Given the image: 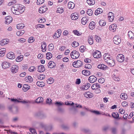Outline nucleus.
<instances>
[{
    "label": "nucleus",
    "mask_w": 134,
    "mask_h": 134,
    "mask_svg": "<svg viewBox=\"0 0 134 134\" xmlns=\"http://www.w3.org/2000/svg\"><path fill=\"white\" fill-rule=\"evenodd\" d=\"M11 9L13 13L17 15L22 13L25 10L24 6L20 4L14 5L12 8Z\"/></svg>",
    "instance_id": "obj_1"
},
{
    "label": "nucleus",
    "mask_w": 134,
    "mask_h": 134,
    "mask_svg": "<svg viewBox=\"0 0 134 134\" xmlns=\"http://www.w3.org/2000/svg\"><path fill=\"white\" fill-rule=\"evenodd\" d=\"M80 54L76 51H73L70 54V56L73 59H75L78 58L79 57Z\"/></svg>",
    "instance_id": "obj_2"
},
{
    "label": "nucleus",
    "mask_w": 134,
    "mask_h": 134,
    "mask_svg": "<svg viewBox=\"0 0 134 134\" xmlns=\"http://www.w3.org/2000/svg\"><path fill=\"white\" fill-rule=\"evenodd\" d=\"M82 63L80 60H77L73 63V66L75 68H79L82 65Z\"/></svg>",
    "instance_id": "obj_3"
},
{
    "label": "nucleus",
    "mask_w": 134,
    "mask_h": 134,
    "mask_svg": "<svg viewBox=\"0 0 134 134\" xmlns=\"http://www.w3.org/2000/svg\"><path fill=\"white\" fill-rule=\"evenodd\" d=\"M113 41L114 43L118 44L121 41L120 37L118 36H115L113 38Z\"/></svg>",
    "instance_id": "obj_4"
},
{
    "label": "nucleus",
    "mask_w": 134,
    "mask_h": 134,
    "mask_svg": "<svg viewBox=\"0 0 134 134\" xmlns=\"http://www.w3.org/2000/svg\"><path fill=\"white\" fill-rule=\"evenodd\" d=\"M116 59L119 62L122 63L124 62L125 58L124 55L122 54H119L117 56Z\"/></svg>",
    "instance_id": "obj_5"
},
{
    "label": "nucleus",
    "mask_w": 134,
    "mask_h": 134,
    "mask_svg": "<svg viewBox=\"0 0 134 134\" xmlns=\"http://www.w3.org/2000/svg\"><path fill=\"white\" fill-rule=\"evenodd\" d=\"M92 55L94 58H99L101 57V53L98 51L94 52L93 53Z\"/></svg>",
    "instance_id": "obj_6"
},
{
    "label": "nucleus",
    "mask_w": 134,
    "mask_h": 134,
    "mask_svg": "<svg viewBox=\"0 0 134 134\" xmlns=\"http://www.w3.org/2000/svg\"><path fill=\"white\" fill-rule=\"evenodd\" d=\"M19 67L17 65H13L11 68V71L13 74L17 72L18 70Z\"/></svg>",
    "instance_id": "obj_7"
},
{
    "label": "nucleus",
    "mask_w": 134,
    "mask_h": 134,
    "mask_svg": "<svg viewBox=\"0 0 134 134\" xmlns=\"http://www.w3.org/2000/svg\"><path fill=\"white\" fill-rule=\"evenodd\" d=\"M61 30L60 29H59L57 30L53 35V38L55 39L59 38L61 35Z\"/></svg>",
    "instance_id": "obj_8"
},
{
    "label": "nucleus",
    "mask_w": 134,
    "mask_h": 134,
    "mask_svg": "<svg viewBox=\"0 0 134 134\" xmlns=\"http://www.w3.org/2000/svg\"><path fill=\"white\" fill-rule=\"evenodd\" d=\"M117 27V25L116 24H113L109 26V29L110 31L114 32L116 30Z\"/></svg>",
    "instance_id": "obj_9"
},
{
    "label": "nucleus",
    "mask_w": 134,
    "mask_h": 134,
    "mask_svg": "<svg viewBox=\"0 0 134 134\" xmlns=\"http://www.w3.org/2000/svg\"><path fill=\"white\" fill-rule=\"evenodd\" d=\"M48 10V8L47 6H43L39 8L38 11L40 13H43L45 12Z\"/></svg>",
    "instance_id": "obj_10"
},
{
    "label": "nucleus",
    "mask_w": 134,
    "mask_h": 134,
    "mask_svg": "<svg viewBox=\"0 0 134 134\" xmlns=\"http://www.w3.org/2000/svg\"><path fill=\"white\" fill-rule=\"evenodd\" d=\"M106 62L110 66H113L115 64L114 60L112 58H111V59L108 60Z\"/></svg>",
    "instance_id": "obj_11"
},
{
    "label": "nucleus",
    "mask_w": 134,
    "mask_h": 134,
    "mask_svg": "<svg viewBox=\"0 0 134 134\" xmlns=\"http://www.w3.org/2000/svg\"><path fill=\"white\" fill-rule=\"evenodd\" d=\"M108 18L109 21L110 22H112L114 18V15L113 13L111 12H109L108 14Z\"/></svg>",
    "instance_id": "obj_12"
},
{
    "label": "nucleus",
    "mask_w": 134,
    "mask_h": 134,
    "mask_svg": "<svg viewBox=\"0 0 134 134\" xmlns=\"http://www.w3.org/2000/svg\"><path fill=\"white\" fill-rule=\"evenodd\" d=\"M88 80L90 83H93L97 81V78L95 76L92 75L89 77Z\"/></svg>",
    "instance_id": "obj_13"
},
{
    "label": "nucleus",
    "mask_w": 134,
    "mask_h": 134,
    "mask_svg": "<svg viewBox=\"0 0 134 134\" xmlns=\"http://www.w3.org/2000/svg\"><path fill=\"white\" fill-rule=\"evenodd\" d=\"M84 96L87 98H91L93 96V94L90 92H87L83 94Z\"/></svg>",
    "instance_id": "obj_14"
},
{
    "label": "nucleus",
    "mask_w": 134,
    "mask_h": 134,
    "mask_svg": "<svg viewBox=\"0 0 134 134\" xmlns=\"http://www.w3.org/2000/svg\"><path fill=\"white\" fill-rule=\"evenodd\" d=\"M112 57L110 55L107 53H105L103 55V58L105 62H107L108 60L111 59Z\"/></svg>",
    "instance_id": "obj_15"
},
{
    "label": "nucleus",
    "mask_w": 134,
    "mask_h": 134,
    "mask_svg": "<svg viewBox=\"0 0 134 134\" xmlns=\"http://www.w3.org/2000/svg\"><path fill=\"white\" fill-rule=\"evenodd\" d=\"M91 88L93 90L98 89L100 88V84L98 83H95L92 85Z\"/></svg>",
    "instance_id": "obj_16"
},
{
    "label": "nucleus",
    "mask_w": 134,
    "mask_h": 134,
    "mask_svg": "<svg viewBox=\"0 0 134 134\" xmlns=\"http://www.w3.org/2000/svg\"><path fill=\"white\" fill-rule=\"evenodd\" d=\"M5 23L6 24H9L12 21V18L10 16H6L5 18Z\"/></svg>",
    "instance_id": "obj_17"
},
{
    "label": "nucleus",
    "mask_w": 134,
    "mask_h": 134,
    "mask_svg": "<svg viewBox=\"0 0 134 134\" xmlns=\"http://www.w3.org/2000/svg\"><path fill=\"white\" fill-rule=\"evenodd\" d=\"M2 65L3 68L6 69L10 67V64L8 62H4L2 63Z\"/></svg>",
    "instance_id": "obj_18"
},
{
    "label": "nucleus",
    "mask_w": 134,
    "mask_h": 134,
    "mask_svg": "<svg viewBox=\"0 0 134 134\" xmlns=\"http://www.w3.org/2000/svg\"><path fill=\"white\" fill-rule=\"evenodd\" d=\"M7 57L10 59H13L15 58L14 54L12 52H10L8 53L7 54Z\"/></svg>",
    "instance_id": "obj_19"
},
{
    "label": "nucleus",
    "mask_w": 134,
    "mask_h": 134,
    "mask_svg": "<svg viewBox=\"0 0 134 134\" xmlns=\"http://www.w3.org/2000/svg\"><path fill=\"white\" fill-rule=\"evenodd\" d=\"M24 80L26 82L30 83L33 81V78L31 76H28L25 77Z\"/></svg>",
    "instance_id": "obj_20"
},
{
    "label": "nucleus",
    "mask_w": 134,
    "mask_h": 134,
    "mask_svg": "<svg viewBox=\"0 0 134 134\" xmlns=\"http://www.w3.org/2000/svg\"><path fill=\"white\" fill-rule=\"evenodd\" d=\"M56 66V64L53 61H50L48 63V66L50 68H54Z\"/></svg>",
    "instance_id": "obj_21"
},
{
    "label": "nucleus",
    "mask_w": 134,
    "mask_h": 134,
    "mask_svg": "<svg viewBox=\"0 0 134 134\" xmlns=\"http://www.w3.org/2000/svg\"><path fill=\"white\" fill-rule=\"evenodd\" d=\"M98 68L103 70H106L107 69V67L103 64H100L98 66Z\"/></svg>",
    "instance_id": "obj_22"
},
{
    "label": "nucleus",
    "mask_w": 134,
    "mask_h": 134,
    "mask_svg": "<svg viewBox=\"0 0 134 134\" xmlns=\"http://www.w3.org/2000/svg\"><path fill=\"white\" fill-rule=\"evenodd\" d=\"M46 45L45 42H43L41 43V48L42 51L43 52H45L46 50Z\"/></svg>",
    "instance_id": "obj_23"
},
{
    "label": "nucleus",
    "mask_w": 134,
    "mask_h": 134,
    "mask_svg": "<svg viewBox=\"0 0 134 134\" xmlns=\"http://www.w3.org/2000/svg\"><path fill=\"white\" fill-rule=\"evenodd\" d=\"M71 17L72 20H75L78 18L79 16L78 14L76 13H74L71 14Z\"/></svg>",
    "instance_id": "obj_24"
},
{
    "label": "nucleus",
    "mask_w": 134,
    "mask_h": 134,
    "mask_svg": "<svg viewBox=\"0 0 134 134\" xmlns=\"http://www.w3.org/2000/svg\"><path fill=\"white\" fill-rule=\"evenodd\" d=\"M88 21V19L86 16H84L81 19V23L83 25H85L86 24Z\"/></svg>",
    "instance_id": "obj_25"
},
{
    "label": "nucleus",
    "mask_w": 134,
    "mask_h": 134,
    "mask_svg": "<svg viewBox=\"0 0 134 134\" xmlns=\"http://www.w3.org/2000/svg\"><path fill=\"white\" fill-rule=\"evenodd\" d=\"M6 49L5 48H2L0 49V57L4 56L5 54Z\"/></svg>",
    "instance_id": "obj_26"
},
{
    "label": "nucleus",
    "mask_w": 134,
    "mask_h": 134,
    "mask_svg": "<svg viewBox=\"0 0 134 134\" xmlns=\"http://www.w3.org/2000/svg\"><path fill=\"white\" fill-rule=\"evenodd\" d=\"M45 70L44 67L43 65H41L38 66L37 70L38 72H43Z\"/></svg>",
    "instance_id": "obj_27"
},
{
    "label": "nucleus",
    "mask_w": 134,
    "mask_h": 134,
    "mask_svg": "<svg viewBox=\"0 0 134 134\" xmlns=\"http://www.w3.org/2000/svg\"><path fill=\"white\" fill-rule=\"evenodd\" d=\"M82 74L86 76H88L90 74V71L86 70H83L82 71Z\"/></svg>",
    "instance_id": "obj_28"
},
{
    "label": "nucleus",
    "mask_w": 134,
    "mask_h": 134,
    "mask_svg": "<svg viewBox=\"0 0 134 134\" xmlns=\"http://www.w3.org/2000/svg\"><path fill=\"white\" fill-rule=\"evenodd\" d=\"M64 11V9L62 7H58L57 8L56 13L60 14H62Z\"/></svg>",
    "instance_id": "obj_29"
},
{
    "label": "nucleus",
    "mask_w": 134,
    "mask_h": 134,
    "mask_svg": "<svg viewBox=\"0 0 134 134\" xmlns=\"http://www.w3.org/2000/svg\"><path fill=\"white\" fill-rule=\"evenodd\" d=\"M30 88V86L27 84L24 85L23 88V91L24 92H25L28 90Z\"/></svg>",
    "instance_id": "obj_30"
},
{
    "label": "nucleus",
    "mask_w": 134,
    "mask_h": 134,
    "mask_svg": "<svg viewBox=\"0 0 134 134\" xmlns=\"http://www.w3.org/2000/svg\"><path fill=\"white\" fill-rule=\"evenodd\" d=\"M120 97L121 99L125 100L127 98L128 96L127 94L125 93H122L120 94Z\"/></svg>",
    "instance_id": "obj_31"
},
{
    "label": "nucleus",
    "mask_w": 134,
    "mask_h": 134,
    "mask_svg": "<svg viewBox=\"0 0 134 134\" xmlns=\"http://www.w3.org/2000/svg\"><path fill=\"white\" fill-rule=\"evenodd\" d=\"M95 23L94 22L92 21L89 24V28L90 29L93 30L95 28Z\"/></svg>",
    "instance_id": "obj_32"
},
{
    "label": "nucleus",
    "mask_w": 134,
    "mask_h": 134,
    "mask_svg": "<svg viewBox=\"0 0 134 134\" xmlns=\"http://www.w3.org/2000/svg\"><path fill=\"white\" fill-rule=\"evenodd\" d=\"M68 6L69 9H72L75 7V4L74 3L70 2L68 3Z\"/></svg>",
    "instance_id": "obj_33"
},
{
    "label": "nucleus",
    "mask_w": 134,
    "mask_h": 134,
    "mask_svg": "<svg viewBox=\"0 0 134 134\" xmlns=\"http://www.w3.org/2000/svg\"><path fill=\"white\" fill-rule=\"evenodd\" d=\"M9 42L8 40L6 39H4L2 40L0 42V44L1 46H4L7 44Z\"/></svg>",
    "instance_id": "obj_34"
},
{
    "label": "nucleus",
    "mask_w": 134,
    "mask_h": 134,
    "mask_svg": "<svg viewBox=\"0 0 134 134\" xmlns=\"http://www.w3.org/2000/svg\"><path fill=\"white\" fill-rule=\"evenodd\" d=\"M88 42L90 45H92L93 43V39L92 37L89 36L88 38Z\"/></svg>",
    "instance_id": "obj_35"
},
{
    "label": "nucleus",
    "mask_w": 134,
    "mask_h": 134,
    "mask_svg": "<svg viewBox=\"0 0 134 134\" xmlns=\"http://www.w3.org/2000/svg\"><path fill=\"white\" fill-rule=\"evenodd\" d=\"M128 35L130 39L131 40L134 39V34L131 31H129L128 32Z\"/></svg>",
    "instance_id": "obj_36"
},
{
    "label": "nucleus",
    "mask_w": 134,
    "mask_h": 134,
    "mask_svg": "<svg viewBox=\"0 0 134 134\" xmlns=\"http://www.w3.org/2000/svg\"><path fill=\"white\" fill-rule=\"evenodd\" d=\"M102 12L103 10L102 9L100 8H99L95 10V14L96 15H98L99 14L102 13Z\"/></svg>",
    "instance_id": "obj_37"
},
{
    "label": "nucleus",
    "mask_w": 134,
    "mask_h": 134,
    "mask_svg": "<svg viewBox=\"0 0 134 134\" xmlns=\"http://www.w3.org/2000/svg\"><path fill=\"white\" fill-rule=\"evenodd\" d=\"M99 24L100 26H103L105 25L106 23L104 20H101L99 21Z\"/></svg>",
    "instance_id": "obj_38"
},
{
    "label": "nucleus",
    "mask_w": 134,
    "mask_h": 134,
    "mask_svg": "<svg viewBox=\"0 0 134 134\" xmlns=\"http://www.w3.org/2000/svg\"><path fill=\"white\" fill-rule=\"evenodd\" d=\"M113 78L116 81H118L120 80V78L118 76L115 75H113Z\"/></svg>",
    "instance_id": "obj_39"
},
{
    "label": "nucleus",
    "mask_w": 134,
    "mask_h": 134,
    "mask_svg": "<svg viewBox=\"0 0 134 134\" xmlns=\"http://www.w3.org/2000/svg\"><path fill=\"white\" fill-rule=\"evenodd\" d=\"M43 100V98L40 97L38 98L35 101V102L37 103H40L42 102Z\"/></svg>",
    "instance_id": "obj_40"
},
{
    "label": "nucleus",
    "mask_w": 134,
    "mask_h": 134,
    "mask_svg": "<svg viewBox=\"0 0 134 134\" xmlns=\"http://www.w3.org/2000/svg\"><path fill=\"white\" fill-rule=\"evenodd\" d=\"M25 32L24 30H21L17 31L16 33V34L18 36H20L22 35Z\"/></svg>",
    "instance_id": "obj_41"
},
{
    "label": "nucleus",
    "mask_w": 134,
    "mask_h": 134,
    "mask_svg": "<svg viewBox=\"0 0 134 134\" xmlns=\"http://www.w3.org/2000/svg\"><path fill=\"white\" fill-rule=\"evenodd\" d=\"M87 2L89 5H93L95 3L94 0H87Z\"/></svg>",
    "instance_id": "obj_42"
},
{
    "label": "nucleus",
    "mask_w": 134,
    "mask_h": 134,
    "mask_svg": "<svg viewBox=\"0 0 134 134\" xmlns=\"http://www.w3.org/2000/svg\"><path fill=\"white\" fill-rule=\"evenodd\" d=\"M46 55V58L48 59H50L52 57V54L50 52H47Z\"/></svg>",
    "instance_id": "obj_43"
},
{
    "label": "nucleus",
    "mask_w": 134,
    "mask_h": 134,
    "mask_svg": "<svg viewBox=\"0 0 134 134\" xmlns=\"http://www.w3.org/2000/svg\"><path fill=\"white\" fill-rule=\"evenodd\" d=\"M24 27V24L22 23L20 24H18L16 26L17 29H23Z\"/></svg>",
    "instance_id": "obj_44"
},
{
    "label": "nucleus",
    "mask_w": 134,
    "mask_h": 134,
    "mask_svg": "<svg viewBox=\"0 0 134 134\" xmlns=\"http://www.w3.org/2000/svg\"><path fill=\"white\" fill-rule=\"evenodd\" d=\"M30 132H28L27 134H37L35 130L34 129H30Z\"/></svg>",
    "instance_id": "obj_45"
},
{
    "label": "nucleus",
    "mask_w": 134,
    "mask_h": 134,
    "mask_svg": "<svg viewBox=\"0 0 134 134\" xmlns=\"http://www.w3.org/2000/svg\"><path fill=\"white\" fill-rule=\"evenodd\" d=\"M37 85L40 87H43L44 86V83L43 82L38 81L36 83Z\"/></svg>",
    "instance_id": "obj_46"
},
{
    "label": "nucleus",
    "mask_w": 134,
    "mask_h": 134,
    "mask_svg": "<svg viewBox=\"0 0 134 134\" xmlns=\"http://www.w3.org/2000/svg\"><path fill=\"white\" fill-rule=\"evenodd\" d=\"M23 59V55H21L18 56L16 59V61L17 62H20Z\"/></svg>",
    "instance_id": "obj_47"
},
{
    "label": "nucleus",
    "mask_w": 134,
    "mask_h": 134,
    "mask_svg": "<svg viewBox=\"0 0 134 134\" xmlns=\"http://www.w3.org/2000/svg\"><path fill=\"white\" fill-rule=\"evenodd\" d=\"M72 32L75 35L79 36H80L81 34L77 30H74Z\"/></svg>",
    "instance_id": "obj_48"
},
{
    "label": "nucleus",
    "mask_w": 134,
    "mask_h": 134,
    "mask_svg": "<svg viewBox=\"0 0 134 134\" xmlns=\"http://www.w3.org/2000/svg\"><path fill=\"white\" fill-rule=\"evenodd\" d=\"M95 38L97 42L99 43L101 42V38L99 36H98L96 35L95 36Z\"/></svg>",
    "instance_id": "obj_49"
},
{
    "label": "nucleus",
    "mask_w": 134,
    "mask_h": 134,
    "mask_svg": "<svg viewBox=\"0 0 134 134\" xmlns=\"http://www.w3.org/2000/svg\"><path fill=\"white\" fill-rule=\"evenodd\" d=\"M90 111L91 113L96 115H99L101 114V113L98 111L92 110H90Z\"/></svg>",
    "instance_id": "obj_50"
},
{
    "label": "nucleus",
    "mask_w": 134,
    "mask_h": 134,
    "mask_svg": "<svg viewBox=\"0 0 134 134\" xmlns=\"http://www.w3.org/2000/svg\"><path fill=\"white\" fill-rule=\"evenodd\" d=\"M54 81V79L53 78H50L47 80V82L48 84H51Z\"/></svg>",
    "instance_id": "obj_51"
},
{
    "label": "nucleus",
    "mask_w": 134,
    "mask_h": 134,
    "mask_svg": "<svg viewBox=\"0 0 134 134\" xmlns=\"http://www.w3.org/2000/svg\"><path fill=\"white\" fill-rule=\"evenodd\" d=\"M44 27V25L43 24H39L36 26L35 28L36 29L40 28H42Z\"/></svg>",
    "instance_id": "obj_52"
},
{
    "label": "nucleus",
    "mask_w": 134,
    "mask_h": 134,
    "mask_svg": "<svg viewBox=\"0 0 134 134\" xmlns=\"http://www.w3.org/2000/svg\"><path fill=\"white\" fill-rule=\"evenodd\" d=\"M79 45V43L76 41H74L72 44V46L74 47H77Z\"/></svg>",
    "instance_id": "obj_53"
},
{
    "label": "nucleus",
    "mask_w": 134,
    "mask_h": 134,
    "mask_svg": "<svg viewBox=\"0 0 134 134\" xmlns=\"http://www.w3.org/2000/svg\"><path fill=\"white\" fill-rule=\"evenodd\" d=\"M36 70V67L34 66L30 67L29 69V70L30 72H33Z\"/></svg>",
    "instance_id": "obj_54"
},
{
    "label": "nucleus",
    "mask_w": 134,
    "mask_h": 134,
    "mask_svg": "<svg viewBox=\"0 0 134 134\" xmlns=\"http://www.w3.org/2000/svg\"><path fill=\"white\" fill-rule=\"evenodd\" d=\"M37 77L38 79L41 80H42L45 78V75L43 74H40Z\"/></svg>",
    "instance_id": "obj_55"
},
{
    "label": "nucleus",
    "mask_w": 134,
    "mask_h": 134,
    "mask_svg": "<svg viewBox=\"0 0 134 134\" xmlns=\"http://www.w3.org/2000/svg\"><path fill=\"white\" fill-rule=\"evenodd\" d=\"M38 22L40 23H44L46 21V19L44 18H41L38 19Z\"/></svg>",
    "instance_id": "obj_56"
},
{
    "label": "nucleus",
    "mask_w": 134,
    "mask_h": 134,
    "mask_svg": "<svg viewBox=\"0 0 134 134\" xmlns=\"http://www.w3.org/2000/svg\"><path fill=\"white\" fill-rule=\"evenodd\" d=\"M86 13L89 16H91L92 15L93 12L91 9H88L87 10Z\"/></svg>",
    "instance_id": "obj_57"
},
{
    "label": "nucleus",
    "mask_w": 134,
    "mask_h": 134,
    "mask_svg": "<svg viewBox=\"0 0 134 134\" xmlns=\"http://www.w3.org/2000/svg\"><path fill=\"white\" fill-rule=\"evenodd\" d=\"M111 115L113 117H119V114L117 113L113 112Z\"/></svg>",
    "instance_id": "obj_58"
},
{
    "label": "nucleus",
    "mask_w": 134,
    "mask_h": 134,
    "mask_svg": "<svg viewBox=\"0 0 134 134\" xmlns=\"http://www.w3.org/2000/svg\"><path fill=\"white\" fill-rule=\"evenodd\" d=\"M48 49L49 51L52 50L54 48V46L53 44L51 43L49 44Z\"/></svg>",
    "instance_id": "obj_59"
},
{
    "label": "nucleus",
    "mask_w": 134,
    "mask_h": 134,
    "mask_svg": "<svg viewBox=\"0 0 134 134\" xmlns=\"http://www.w3.org/2000/svg\"><path fill=\"white\" fill-rule=\"evenodd\" d=\"M16 3V0L13 1L11 2H9L8 4V5L9 6H10L15 4Z\"/></svg>",
    "instance_id": "obj_60"
},
{
    "label": "nucleus",
    "mask_w": 134,
    "mask_h": 134,
    "mask_svg": "<svg viewBox=\"0 0 134 134\" xmlns=\"http://www.w3.org/2000/svg\"><path fill=\"white\" fill-rule=\"evenodd\" d=\"M44 2V0H37L36 2L38 5H39L43 3Z\"/></svg>",
    "instance_id": "obj_61"
},
{
    "label": "nucleus",
    "mask_w": 134,
    "mask_h": 134,
    "mask_svg": "<svg viewBox=\"0 0 134 134\" xmlns=\"http://www.w3.org/2000/svg\"><path fill=\"white\" fill-rule=\"evenodd\" d=\"M35 40L34 38L33 37H30L28 40V42L29 43H32Z\"/></svg>",
    "instance_id": "obj_62"
},
{
    "label": "nucleus",
    "mask_w": 134,
    "mask_h": 134,
    "mask_svg": "<svg viewBox=\"0 0 134 134\" xmlns=\"http://www.w3.org/2000/svg\"><path fill=\"white\" fill-rule=\"evenodd\" d=\"M98 81L99 83H102L104 82L105 79L103 78H100L98 80Z\"/></svg>",
    "instance_id": "obj_63"
},
{
    "label": "nucleus",
    "mask_w": 134,
    "mask_h": 134,
    "mask_svg": "<svg viewBox=\"0 0 134 134\" xmlns=\"http://www.w3.org/2000/svg\"><path fill=\"white\" fill-rule=\"evenodd\" d=\"M85 68L87 69H90L92 68V66L90 64H86L85 65Z\"/></svg>",
    "instance_id": "obj_64"
}]
</instances>
